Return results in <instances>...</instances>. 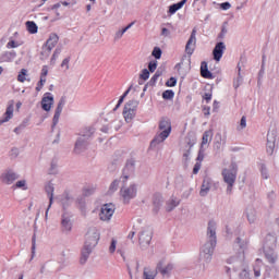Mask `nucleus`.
I'll use <instances>...</instances> for the list:
<instances>
[{
  "label": "nucleus",
  "mask_w": 279,
  "mask_h": 279,
  "mask_svg": "<svg viewBox=\"0 0 279 279\" xmlns=\"http://www.w3.org/2000/svg\"><path fill=\"white\" fill-rule=\"evenodd\" d=\"M247 247V242L245 240H242L241 238H236L233 242V248L238 251L236 256L230 257L227 263L229 265H233V270L239 271V269H242L240 272V279H250V271L247 270V267H245V248Z\"/></svg>",
  "instance_id": "f257e3e1"
},
{
  "label": "nucleus",
  "mask_w": 279,
  "mask_h": 279,
  "mask_svg": "<svg viewBox=\"0 0 279 279\" xmlns=\"http://www.w3.org/2000/svg\"><path fill=\"white\" fill-rule=\"evenodd\" d=\"M215 247H217V222L209 220L207 225V242L202 246L199 253L201 260L210 263Z\"/></svg>",
  "instance_id": "f03ea898"
},
{
  "label": "nucleus",
  "mask_w": 279,
  "mask_h": 279,
  "mask_svg": "<svg viewBox=\"0 0 279 279\" xmlns=\"http://www.w3.org/2000/svg\"><path fill=\"white\" fill-rule=\"evenodd\" d=\"M101 238V234L99 233V230L97 228H89L86 235H85V244L81 252V265H86L88 258L90 257V254H93V250L97 247V244L99 243V239Z\"/></svg>",
  "instance_id": "7ed1b4c3"
},
{
  "label": "nucleus",
  "mask_w": 279,
  "mask_h": 279,
  "mask_svg": "<svg viewBox=\"0 0 279 279\" xmlns=\"http://www.w3.org/2000/svg\"><path fill=\"white\" fill-rule=\"evenodd\" d=\"M160 133H157L150 142V147H156L160 143H165L171 134V120L169 118H161L159 121Z\"/></svg>",
  "instance_id": "20e7f679"
},
{
  "label": "nucleus",
  "mask_w": 279,
  "mask_h": 279,
  "mask_svg": "<svg viewBox=\"0 0 279 279\" xmlns=\"http://www.w3.org/2000/svg\"><path fill=\"white\" fill-rule=\"evenodd\" d=\"M239 173V167L232 162L230 168L222 169L221 175L225 184H227V195H232V189L236 184V174Z\"/></svg>",
  "instance_id": "39448f33"
},
{
  "label": "nucleus",
  "mask_w": 279,
  "mask_h": 279,
  "mask_svg": "<svg viewBox=\"0 0 279 279\" xmlns=\"http://www.w3.org/2000/svg\"><path fill=\"white\" fill-rule=\"evenodd\" d=\"M120 195L123 199V204H130V202L135 199L136 195H138V185L131 183L129 186L121 187Z\"/></svg>",
  "instance_id": "423d86ee"
},
{
  "label": "nucleus",
  "mask_w": 279,
  "mask_h": 279,
  "mask_svg": "<svg viewBox=\"0 0 279 279\" xmlns=\"http://www.w3.org/2000/svg\"><path fill=\"white\" fill-rule=\"evenodd\" d=\"M58 40H60V37L58 36V34L56 33L50 34L49 38L46 40L45 45L43 46L41 56L49 58V56H51V51H53V48L56 47V45H58Z\"/></svg>",
  "instance_id": "0eeeda50"
},
{
  "label": "nucleus",
  "mask_w": 279,
  "mask_h": 279,
  "mask_svg": "<svg viewBox=\"0 0 279 279\" xmlns=\"http://www.w3.org/2000/svg\"><path fill=\"white\" fill-rule=\"evenodd\" d=\"M135 171H136V160H134V158L126 160L125 166L122 170V177H121L123 184H125V182H128V180H130V178L134 175Z\"/></svg>",
  "instance_id": "6e6552de"
},
{
  "label": "nucleus",
  "mask_w": 279,
  "mask_h": 279,
  "mask_svg": "<svg viewBox=\"0 0 279 279\" xmlns=\"http://www.w3.org/2000/svg\"><path fill=\"white\" fill-rule=\"evenodd\" d=\"M155 271L157 274H160L162 278H171V272L173 271V264L172 263L166 264L165 260H160L157 264Z\"/></svg>",
  "instance_id": "1a4fd4ad"
},
{
  "label": "nucleus",
  "mask_w": 279,
  "mask_h": 279,
  "mask_svg": "<svg viewBox=\"0 0 279 279\" xmlns=\"http://www.w3.org/2000/svg\"><path fill=\"white\" fill-rule=\"evenodd\" d=\"M73 215L70 213H63L61 216V231L64 234H69L73 230Z\"/></svg>",
  "instance_id": "9d476101"
},
{
  "label": "nucleus",
  "mask_w": 279,
  "mask_h": 279,
  "mask_svg": "<svg viewBox=\"0 0 279 279\" xmlns=\"http://www.w3.org/2000/svg\"><path fill=\"white\" fill-rule=\"evenodd\" d=\"M114 215V205L112 203L105 204L100 208L99 219L100 221H110Z\"/></svg>",
  "instance_id": "9b49d317"
},
{
  "label": "nucleus",
  "mask_w": 279,
  "mask_h": 279,
  "mask_svg": "<svg viewBox=\"0 0 279 279\" xmlns=\"http://www.w3.org/2000/svg\"><path fill=\"white\" fill-rule=\"evenodd\" d=\"M64 106H66V96H62L57 105L54 110V116L52 118V130L58 125L60 121V114H62V110H64Z\"/></svg>",
  "instance_id": "f8f14e48"
},
{
  "label": "nucleus",
  "mask_w": 279,
  "mask_h": 279,
  "mask_svg": "<svg viewBox=\"0 0 279 279\" xmlns=\"http://www.w3.org/2000/svg\"><path fill=\"white\" fill-rule=\"evenodd\" d=\"M197 31L194 28L191 33V36L185 45V52L187 56H193L195 51V45H197Z\"/></svg>",
  "instance_id": "ddd939ff"
},
{
  "label": "nucleus",
  "mask_w": 279,
  "mask_h": 279,
  "mask_svg": "<svg viewBox=\"0 0 279 279\" xmlns=\"http://www.w3.org/2000/svg\"><path fill=\"white\" fill-rule=\"evenodd\" d=\"M163 204H165V198L162 197V194L159 192H156L153 195V213H154V215H158V213H160V209L162 208Z\"/></svg>",
  "instance_id": "4468645a"
},
{
  "label": "nucleus",
  "mask_w": 279,
  "mask_h": 279,
  "mask_svg": "<svg viewBox=\"0 0 279 279\" xmlns=\"http://www.w3.org/2000/svg\"><path fill=\"white\" fill-rule=\"evenodd\" d=\"M45 191L49 198V205H48V208L46 209V214H45V217L47 219V217H49V208H51V206L53 205V191H56V187H53V183L48 182L45 186Z\"/></svg>",
  "instance_id": "2eb2a0df"
},
{
  "label": "nucleus",
  "mask_w": 279,
  "mask_h": 279,
  "mask_svg": "<svg viewBox=\"0 0 279 279\" xmlns=\"http://www.w3.org/2000/svg\"><path fill=\"white\" fill-rule=\"evenodd\" d=\"M153 233L150 230H144L140 233V245L145 248L151 243Z\"/></svg>",
  "instance_id": "dca6fc26"
},
{
  "label": "nucleus",
  "mask_w": 279,
  "mask_h": 279,
  "mask_svg": "<svg viewBox=\"0 0 279 279\" xmlns=\"http://www.w3.org/2000/svg\"><path fill=\"white\" fill-rule=\"evenodd\" d=\"M88 145H90L88 140L78 137L74 146L75 154H82L83 151H86L88 149Z\"/></svg>",
  "instance_id": "f3484780"
},
{
  "label": "nucleus",
  "mask_w": 279,
  "mask_h": 279,
  "mask_svg": "<svg viewBox=\"0 0 279 279\" xmlns=\"http://www.w3.org/2000/svg\"><path fill=\"white\" fill-rule=\"evenodd\" d=\"M225 51H226V44H223L222 41L217 43L213 50L214 60H216V62H219L221 58H223Z\"/></svg>",
  "instance_id": "a211bd4d"
},
{
  "label": "nucleus",
  "mask_w": 279,
  "mask_h": 279,
  "mask_svg": "<svg viewBox=\"0 0 279 279\" xmlns=\"http://www.w3.org/2000/svg\"><path fill=\"white\" fill-rule=\"evenodd\" d=\"M52 106H53V94L46 93L41 99V108L46 112H49V110H51Z\"/></svg>",
  "instance_id": "6ab92c4d"
},
{
  "label": "nucleus",
  "mask_w": 279,
  "mask_h": 279,
  "mask_svg": "<svg viewBox=\"0 0 279 279\" xmlns=\"http://www.w3.org/2000/svg\"><path fill=\"white\" fill-rule=\"evenodd\" d=\"M1 180L4 184H14L19 180L16 172L9 170L1 175Z\"/></svg>",
  "instance_id": "aec40b11"
},
{
  "label": "nucleus",
  "mask_w": 279,
  "mask_h": 279,
  "mask_svg": "<svg viewBox=\"0 0 279 279\" xmlns=\"http://www.w3.org/2000/svg\"><path fill=\"white\" fill-rule=\"evenodd\" d=\"M275 248H264L265 258L270 265H276V260H278V253H276Z\"/></svg>",
  "instance_id": "412c9836"
},
{
  "label": "nucleus",
  "mask_w": 279,
  "mask_h": 279,
  "mask_svg": "<svg viewBox=\"0 0 279 279\" xmlns=\"http://www.w3.org/2000/svg\"><path fill=\"white\" fill-rule=\"evenodd\" d=\"M12 117H14V100H11L8 105L4 117L0 119V125L3 123H8V121H10Z\"/></svg>",
  "instance_id": "4be33fe9"
},
{
  "label": "nucleus",
  "mask_w": 279,
  "mask_h": 279,
  "mask_svg": "<svg viewBox=\"0 0 279 279\" xmlns=\"http://www.w3.org/2000/svg\"><path fill=\"white\" fill-rule=\"evenodd\" d=\"M211 186H213V181L210 180V178H205L203 180L201 191H199L201 197H206V195H208V193H210Z\"/></svg>",
  "instance_id": "5701e85b"
},
{
  "label": "nucleus",
  "mask_w": 279,
  "mask_h": 279,
  "mask_svg": "<svg viewBox=\"0 0 279 279\" xmlns=\"http://www.w3.org/2000/svg\"><path fill=\"white\" fill-rule=\"evenodd\" d=\"M276 243H278V238L274 233H268L264 239V248L276 247Z\"/></svg>",
  "instance_id": "b1692460"
},
{
  "label": "nucleus",
  "mask_w": 279,
  "mask_h": 279,
  "mask_svg": "<svg viewBox=\"0 0 279 279\" xmlns=\"http://www.w3.org/2000/svg\"><path fill=\"white\" fill-rule=\"evenodd\" d=\"M276 149V137L271 136L268 133L267 144H266V151L269 156L274 155V150Z\"/></svg>",
  "instance_id": "393cba45"
},
{
  "label": "nucleus",
  "mask_w": 279,
  "mask_h": 279,
  "mask_svg": "<svg viewBox=\"0 0 279 279\" xmlns=\"http://www.w3.org/2000/svg\"><path fill=\"white\" fill-rule=\"evenodd\" d=\"M201 75L202 77H204L205 80H215V75H213L209 71H208V63H206V61H203L201 63Z\"/></svg>",
  "instance_id": "a878e982"
},
{
  "label": "nucleus",
  "mask_w": 279,
  "mask_h": 279,
  "mask_svg": "<svg viewBox=\"0 0 279 279\" xmlns=\"http://www.w3.org/2000/svg\"><path fill=\"white\" fill-rule=\"evenodd\" d=\"M178 206H180V199H178L175 196H171L166 203V210L167 213H171V210L178 208Z\"/></svg>",
  "instance_id": "bb28decb"
},
{
  "label": "nucleus",
  "mask_w": 279,
  "mask_h": 279,
  "mask_svg": "<svg viewBox=\"0 0 279 279\" xmlns=\"http://www.w3.org/2000/svg\"><path fill=\"white\" fill-rule=\"evenodd\" d=\"M16 58V51H4L0 56V62H12Z\"/></svg>",
  "instance_id": "cd10ccee"
},
{
  "label": "nucleus",
  "mask_w": 279,
  "mask_h": 279,
  "mask_svg": "<svg viewBox=\"0 0 279 279\" xmlns=\"http://www.w3.org/2000/svg\"><path fill=\"white\" fill-rule=\"evenodd\" d=\"M61 204L63 206V209L66 210V208H69L70 205L73 204V196H71V194L69 193H64L61 199Z\"/></svg>",
  "instance_id": "c85d7f7f"
},
{
  "label": "nucleus",
  "mask_w": 279,
  "mask_h": 279,
  "mask_svg": "<svg viewBox=\"0 0 279 279\" xmlns=\"http://www.w3.org/2000/svg\"><path fill=\"white\" fill-rule=\"evenodd\" d=\"M95 134V129L94 128H85L81 131L80 133V138H85L88 141L93 135Z\"/></svg>",
  "instance_id": "c756f323"
},
{
  "label": "nucleus",
  "mask_w": 279,
  "mask_h": 279,
  "mask_svg": "<svg viewBox=\"0 0 279 279\" xmlns=\"http://www.w3.org/2000/svg\"><path fill=\"white\" fill-rule=\"evenodd\" d=\"M184 3H186V0H181L178 3L171 4L169 7V14H175L178 10H182V8H184Z\"/></svg>",
  "instance_id": "7c9ffc66"
},
{
  "label": "nucleus",
  "mask_w": 279,
  "mask_h": 279,
  "mask_svg": "<svg viewBox=\"0 0 279 279\" xmlns=\"http://www.w3.org/2000/svg\"><path fill=\"white\" fill-rule=\"evenodd\" d=\"M213 141V132L211 131H205L202 137L201 147L204 149V145H208Z\"/></svg>",
  "instance_id": "2f4dec72"
},
{
  "label": "nucleus",
  "mask_w": 279,
  "mask_h": 279,
  "mask_svg": "<svg viewBox=\"0 0 279 279\" xmlns=\"http://www.w3.org/2000/svg\"><path fill=\"white\" fill-rule=\"evenodd\" d=\"M138 108V100H129L125 105H124V110H129L132 112H136Z\"/></svg>",
  "instance_id": "473e14b6"
},
{
  "label": "nucleus",
  "mask_w": 279,
  "mask_h": 279,
  "mask_svg": "<svg viewBox=\"0 0 279 279\" xmlns=\"http://www.w3.org/2000/svg\"><path fill=\"white\" fill-rule=\"evenodd\" d=\"M156 276H158V272L156 270H151V268H144L143 270V279H156Z\"/></svg>",
  "instance_id": "72a5a7b5"
},
{
  "label": "nucleus",
  "mask_w": 279,
  "mask_h": 279,
  "mask_svg": "<svg viewBox=\"0 0 279 279\" xmlns=\"http://www.w3.org/2000/svg\"><path fill=\"white\" fill-rule=\"evenodd\" d=\"M49 175L58 174V158H53L50 162V168L48 169Z\"/></svg>",
  "instance_id": "f704fd0d"
},
{
  "label": "nucleus",
  "mask_w": 279,
  "mask_h": 279,
  "mask_svg": "<svg viewBox=\"0 0 279 279\" xmlns=\"http://www.w3.org/2000/svg\"><path fill=\"white\" fill-rule=\"evenodd\" d=\"M243 84V76H241V63H238V77L233 81V88H239Z\"/></svg>",
  "instance_id": "c9c22d12"
},
{
  "label": "nucleus",
  "mask_w": 279,
  "mask_h": 279,
  "mask_svg": "<svg viewBox=\"0 0 279 279\" xmlns=\"http://www.w3.org/2000/svg\"><path fill=\"white\" fill-rule=\"evenodd\" d=\"M123 117L126 123H132V120L136 117V112L123 109Z\"/></svg>",
  "instance_id": "e433bc0d"
},
{
  "label": "nucleus",
  "mask_w": 279,
  "mask_h": 279,
  "mask_svg": "<svg viewBox=\"0 0 279 279\" xmlns=\"http://www.w3.org/2000/svg\"><path fill=\"white\" fill-rule=\"evenodd\" d=\"M26 27L29 34H38V25H36L35 22H32V21L26 22Z\"/></svg>",
  "instance_id": "4c0bfd02"
},
{
  "label": "nucleus",
  "mask_w": 279,
  "mask_h": 279,
  "mask_svg": "<svg viewBox=\"0 0 279 279\" xmlns=\"http://www.w3.org/2000/svg\"><path fill=\"white\" fill-rule=\"evenodd\" d=\"M96 191V187L94 185H87L83 189V196L84 197H90Z\"/></svg>",
  "instance_id": "58836bf2"
},
{
  "label": "nucleus",
  "mask_w": 279,
  "mask_h": 279,
  "mask_svg": "<svg viewBox=\"0 0 279 279\" xmlns=\"http://www.w3.org/2000/svg\"><path fill=\"white\" fill-rule=\"evenodd\" d=\"M246 217L250 223H254L256 221V210L248 209L246 213Z\"/></svg>",
  "instance_id": "ea45409f"
},
{
  "label": "nucleus",
  "mask_w": 279,
  "mask_h": 279,
  "mask_svg": "<svg viewBox=\"0 0 279 279\" xmlns=\"http://www.w3.org/2000/svg\"><path fill=\"white\" fill-rule=\"evenodd\" d=\"M23 45V41H15L14 39H10L7 44V49H16L17 47H21Z\"/></svg>",
  "instance_id": "a19ab883"
},
{
  "label": "nucleus",
  "mask_w": 279,
  "mask_h": 279,
  "mask_svg": "<svg viewBox=\"0 0 279 279\" xmlns=\"http://www.w3.org/2000/svg\"><path fill=\"white\" fill-rule=\"evenodd\" d=\"M175 93L172 89H167L162 93V99H173Z\"/></svg>",
  "instance_id": "79ce46f5"
},
{
  "label": "nucleus",
  "mask_w": 279,
  "mask_h": 279,
  "mask_svg": "<svg viewBox=\"0 0 279 279\" xmlns=\"http://www.w3.org/2000/svg\"><path fill=\"white\" fill-rule=\"evenodd\" d=\"M151 56L156 59V60H160V58H162V50L159 47H155Z\"/></svg>",
  "instance_id": "37998d69"
},
{
  "label": "nucleus",
  "mask_w": 279,
  "mask_h": 279,
  "mask_svg": "<svg viewBox=\"0 0 279 279\" xmlns=\"http://www.w3.org/2000/svg\"><path fill=\"white\" fill-rule=\"evenodd\" d=\"M26 76H27V70L22 69L17 75V82H22V83L25 82V80H27Z\"/></svg>",
  "instance_id": "c03bdc74"
},
{
  "label": "nucleus",
  "mask_w": 279,
  "mask_h": 279,
  "mask_svg": "<svg viewBox=\"0 0 279 279\" xmlns=\"http://www.w3.org/2000/svg\"><path fill=\"white\" fill-rule=\"evenodd\" d=\"M60 53H62V48L57 47L53 51L50 62H56V60H58V56H60Z\"/></svg>",
  "instance_id": "a18cd8bd"
},
{
  "label": "nucleus",
  "mask_w": 279,
  "mask_h": 279,
  "mask_svg": "<svg viewBox=\"0 0 279 279\" xmlns=\"http://www.w3.org/2000/svg\"><path fill=\"white\" fill-rule=\"evenodd\" d=\"M16 189H23V191H27V181L21 180L15 183Z\"/></svg>",
  "instance_id": "49530a36"
},
{
  "label": "nucleus",
  "mask_w": 279,
  "mask_h": 279,
  "mask_svg": "<svg viewBox=\"0 0 279 279\" xmlns=\"http://www.w3.org/2000/svg\"><path fill=\"white\" fill-rule=\"evenodd\" d=\"M177 84L178 80L173 76L166 82V86H168L169 88H173V86H175Z\"/></svg>",
  "instance_id": "de8ad7c7"
},
{
  "label": "nucleus",
  "mask_w": 279,
  "mask_h": 279,
  "mask_svg": "<svg viewBox=\"0 0 279 279\" xmlns=\"http://www.w3.org/2000/svg\"><path fill=\"white\" fill-rule=\"evenodd\" d=\"M47 75H49V68L47 65H43L40 78L47 80Z\"/></svg>",
  "instance_id": "09e8293b"
},
{
  "label": "nucleus",
  "mask_w": 279,
  "mask_h": 279,
  "mask_svg": "<svg viewBox=\"0 0 279 279\" xmlns=\"http://www.w3.org/2000/svg\"><path fill=\"white\" fill-rule=\"evenodd\" d=\"M140 80H144V82H146V80H149V70L144 69L140 74Z\"/></svg>",
  "instance_id": "8fccbe9b"
},
{
  "label": "nucleus",
  "mask_w": 279,
  "mask_h": 279,
  "mask_svg": "<svg viewBox=\"0 0 279 279\" xmlns=\"http://www.w3.org/2000/svg\"><path fill=\"white\" fill-rule=\"evenodd\" d=\"M157 68H158V61H150L148 63V71L150 73H154V71H156Z\"/></svg>",
  "instance_id": "3c124183"
},
{
  "label": "nucleus",
  "mask_w": 279,
  "mask_h": 279,
  "mask_svg": "<svg viewBox=\"0 0 279 279\" xmlns=\"http://www.w3.org/2000/svg\"><path fill=\"white\" fill-rule=\"evenodd\" d=\"M47 83V78H40L39 82L37 83L36 90L37 93H40L43 90V86Z\"/></svg>",
  "instance_id": "603ef678"
},
{
  "label": "nucleus",
  "mask_w": 279,
  "mask_h": 279,
  "mask_svg": "<svg viewBox=\"0 0 279 279\" xmlns=\"http://www.w3.org/2000/svg\"><path fill=\"white\" fill-rule=\"evenodd\" d=\"M109 252H110V254H114V252H117V240L116 239L111 240V244L109 246Z\"/></svg>",
  "instance_id": "864d4df0"
},
{
  "label": "nucleus",
  "mask_w": 279,
  "mask_h": 279,
  "mask_svg": "<svg viewBox=\"0 0 279 279\" xmlns=\"http://www.w3.org/2000/svg\"><path fill=\"white\" fill-rule=\"evenodd\" d=\"M76 204L78 206V208H81V210L86 206V201L84 199V197H78L76 199Z\"/></svg>",
  "instance_id": "5fc2aeb1"
},
{
  "label": "nucleus",
  "mask_w": 279,
  "mask_h": 279,
  "mask_svg": "<svg viewBox=\"0 0 279 279\" xmlns=\"http://www.w3.org/2000/svg\"><path fill=\"white\" fill-rule=\"evenodd\" d=\"M71 62V57H68L65 59H63L62 63H61V68L64 69L65 71H69V63Z\"/></svg>",
  "instance_id": "6e6d98bb"
},
{
  "label": "nucleus",
  "mask_w": 279,
  "mask_h": 279,
  "mask_svg": "<svg viewBox=\"0 0 279 279\" xmlns=\"http://www.w3.org/2000/svg\"><path fill=\"white\" fill-rule=\"evenodd\" d=\"M240 128L241 130H245L247 128V118L243 116L240 120Z\"/></svg>",
  "instance_id": "4d7b16f0"
},
{
  "label": "nucleus",
  "mask_w": 279,
  "mask_h": 279,
  "mask_svg": "<svg viewBox=\"0 0 279 279\" xmlns=\"http://www.w3.org/2000/svg\"><path fill=\"white\" fill-rule=\"evenodd\" d=\"M204 148L203 147H201L199 148V150H198V155H197V158H196V162H201L202 163V161L204 160Z\"/></svg>",
  "instance_id": "13d9d810"
},
{
  "label": "nucleus",
  "mask_w": 279,
  "mask_h": 279,
  "mask_svg": "<svg viewBox=\"0 0 279 279\" xmlns=\"http://www.w3.org/2000/svg\"><path fill=\"white\" fill-rule=\"evenodd\" d=\"M160 75H162V72L161 71H157L153 77L150 78V82H153V84H156L158 82V77H160Z\"/></svg>",
  "instance_id": "bf43d9fd"
},
{
  "label": "nucleus",
  "mask_w": 279,
  "mask_h": 279,
  "mask_svg": "<svg viewBox=\"0 0 279 279\" xmlns=\"http://www.w3.org/2000/svg\"><path fill=\"white\" fill-rule=\"evenodd\" d=\"M203 99L206 100V104H210L211 99H213V92H208V93H205L203 95Z\"/></svg>",
  "instance_id": "052dcab7"
},
{
  "label": "nucleus",
  "mask_w": 279,
  "mask_h": 279,
  "mask_svg": "<svg viewBox=\"0 0 279 279\" xmlns=\"http://www.w3.org/2000/svg\"><path fill=\"white\" fill-rule=\"evenodd\" d=\"M123 34H125V29H120L114 34V40H121L123 38Z\"/></svg>",
  "instance_id": "680f3d73"
},
{
  "label": "nucleus",
  "mask_w": 279,
  "mask_h": 279,
  "mask_svg": "<svg viewBox=\"0 0 279 279\" xmlns=\"http://www.w3.org/2000/svg\"><path fill=\"white\" fill-rule=\"evenodd\" d=\"M228 34V28H226V26H222L221 27V32L219 33V35H218V38L220 39V40H222V38H226V35Z\"/></svg>",
  "instance_id": "e2e57ef3"
},
{
  "label": "nucleus",
  "mask_w": 279,
  "mask_h": 279,
  "mask_svg": "<svg viewBox=\"0 0 279 279\" xmlns=\"http://www.w3.org/2000/svg\"><path fill=\"white\" fill-rule=\"evenodd\" d=\"M199 169H202V162H196L193 168L194 175H197L199 173Z\"/></svg>",
  "instance_id": "0e129e2a"
},
{
  "label": "nucleus",
  "mask_w": 279,
  "mask_h": 279,
  "mask_svg": "<svg viewBox=\"0 0 279 279\" xmlns=\"http://www.w3.org/2000/svg\"><path fill=\"white\" fill-rule=\"evenodd\" d=\"M110 191H117V189H119V180H114L111 184H110Z\"/></svg>",
  "instance_id": "69168bd1"
},
{
  "label": "nucleus",
  "mask_w": 279,
  "mask_h": 279,
  "mask_svg": "<svg viewBox=\"0 0 279 279\" xmlns=\"http://www.w3.org/2000/svg\"><path fill=\"white\" fill-rule=\"evenodd\" d=\"M221 10H230L232 8V4L230 2H222L220 4Z\"/></svg>",
  "instance_id": "338daca9"
},
{
  "label": "nucleus",
  "mask_w": 279,
  "mask_h": 279,
  "mask_svg": "<svg viewBox=\"0 0 279 279\" xmlns=\"http://www.w3.org/2000/svg\"><path fill=\"white\" fill-rule=\"evenodd\" d=\"M262 178H264V180H267V178H269L267 175V168L265 166H262Z\"/></svg>",
  "instance_id": "774afa93"
}]
</instances>
